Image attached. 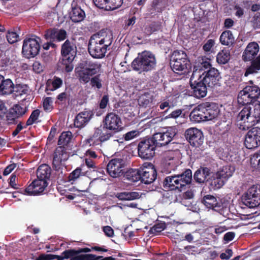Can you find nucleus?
<instances>
[{
	"instance_id": "43",
	"label": "nucleus",
	"mask_w": 260,
	"mask_h": 260,
	"mask_svg": "<svg viewBox=\"0 0 260 260\" xmlns=\"http://www.w3.org/2000/svg\"><path fill=\"white\" fill-rule=\"evenodd\" d=\"M101 257H96L95 255L91 254H78L77 257L74 258L73 260H116L112 257H107L102 259Z\"/></svg>"
},
{
	"instance_id": "31",
	"label": "nucleus",
	"mask_w": 260,
	"mask_h": 260,
	"mask_svg": "<svg viewBox=\"0 0 260 260\" xmlns=\"http://www.w3.org/2000/svg\"><path fill=\"white\" fill-rule=\"evenodd\" d=\"M14 84L9 79H5L3 76L0 75V92L3 94H8L13 91Z\"/></svg>"
},
{
	"instance_id": "12",
	"label": "nucleus",
	"mask_w": 260,
	"mask_h": 260,
	"mask_svg": "<svg viewBox=\"0 0 260 260\" xmlns=\"http://www.w3.org/2000/svg\"><path fill=\"white\" fill-rule=\"evenodd\" d=\"M125 161L117 158L111 159L107 165V170L110 176L113 178L119 177L123 173Z\"/></svg>"
},
{
	"instance_id": "6",
	"label": "nucleus",
	"mask_w": 260,
	"mask_h": 260,
	"mask_svg": "<svg viewBox=\"0 0 260 260\" xmlns=\"http://www.w3.org/2000/svg\"><path fill=\"white\" fill-rule=\"evenodd\" d=\"M186 54L183 51H175L172 54L171 66L173 71L177 74H182L187 72L189 67Z\"/></svg>"
},
{
	"instance_id": "47",
	"label": "nucleus",
	"mask_w": 260,
	"mask_h": 260,
	"mask_svg": "<svg viewBox=\"0 0 260 260\" xmlns=\"http://www.w3.org/2000/svg\"><path fill=\"white\" fill-rule=\"evenodd\" d=\"M250 164L253 168L260 170V150L251 157Z\"/></svg>"
},
{
	"instance_id": "32",
	"label": "nucleus",
	"mask_w": 260,
	"mask_h": 260,
	"mask_svg": "<svg viewBox=\"0 0 260 260\" xmlns=\"http://www.w3.org/2000/svg\"><path fill=\"white\" fill-rule=\"evenodd\" d=\"M235 170V169L234 166L226 165L220 168L216 173L217 177H221L226 181L233 175Z\"/></svg>"
},
{
	"instance_id": "1",
	"label": "nucleus",
	"mask_w": 260,
	"mask_h": 260,
	"mask_svg": "<svg viewBox=\"0 0 260 260\" xmlns=\"http://www.w3.org/2000/svg\"><path fill=\"white\" fill-rule=\"evenodd\" d=\"M112 41L113 35L111 31L101 30L91 37L88 43V52L93 58H102Z\"/></svg>"
},
{
	"instance_id": "56",
	"label": "nucleus",
	"mask_w": 260,
	"mask_h": 260,
	"mask_svg": "<svg viewBox=\"0 0 260 260\" xmlns=\"http://www.w3.org/2000/svg\"><path fill=\"white\" fill-rule=\"evenodd\" d=\"M93 2L97 7L107 10L108 0H93Z\"/></svg>"
},
{
	"instance_id": "5",
	"label": "nucleus",
	"mask_w": 260,
	"mask_h": 260,
	"mask_svg": "<svg viewBox=\"0 0 260 260\" xmlns=\"http://www.w3.org/2000/svg\"><path fill=\"white\" fill-rule=\"evenodd\" d=\"M191 179V171L188 169L180 175L166 177L164 181V186L171 190L181 189L183 186L189 184Z\"/></svg>"
},
{
	"instance_id": "62",
	"label": "nucleus",
	"mask_w": 260,
	"mask_h": 260,
	"mask_svg": "<svg viewBox=\"0 0 260 260\" xmlns=\"http://www.w3.org/2000/svg\"><path fill=\"white\" fill-rule=\"evenodd\" d=\"M17 118V116H15L14 113L10 109V111L7 113L6 115V119L9 123H12Z\"/></svg>"
},
{
	"instance_id": "13",
	"label": "nucleus",
	"mask_w": 260,
	"mask_h": 260,
	"mask_svg": "<svg viewBox=\"0 0 260 260\" xmlns=\"http://www.w3.org/2000/svg\"><path fill=\"white\" fill-rule=\"evenodd\" d=\"M245 147L247 149H253L260 145V128H252L247 133L244 141Z\"/></svg>"
},
{
	"instance_id": "49",
	"label": "nucleus",
	"mask_w": 260,
	"mask_h": 260,
	"mask_svg": "<svg viewBox=\"0 0 260 260\" xmlns=\"http://www.w3.org/2000/svg\"><path fill=\"white\" fill-rule=\"evenodd\" d=\"M11 110L14 113V115L17 116V118L22 116L25 112V109L18 105H14Z\"/></svg>"
},
{
	"instance_id": "27",
	"label": "nucleus",
	"mask_w": 260,
	"mask_h": 260,
	"mask_svg": "<svg viewBox=\"0 0 260 260\" xmlns=\"http://www.w3.org/2000/svg\"><path fill=\"white\" fill-rule=\"evenodd\" d=\"M92 116L90 111H84L79 113L76 117L75 125L77 127L84 126L90 120Z\"/></svg>"
},
{
	"instance_id": "25",
	"label": "nucleus",
	"mask_w": 260,
	"mask_h": 260,
	"mask_svg": "<svg viewBox=\"0 0 260 260\" xmlns=\"http://www.w3.org/2000/svg\"><path fill=\"white\" fill-rule=\"evenodd\" d=\"M44 36L46 40L61 41L66 38L67 32L63 29L54 28L47 30Z\"/></svg>"
},
{
	"instance_id": "50",
	"label": "nucleus",
	"mask_w": 260,
	"mask_h": 260,
	"mask_svg": "<svg viewBox=\"0 0 260 260\" xmlns=\"http://www.w3.org/2000/svg\"><path fill=\"white\" fill-rule=\"evenodd\" d=\"M90 84L92 87H96L100 89L102 86V80L100 79V76L97 75L92 78L90 80Z\"/></svg>"
},
{
	"instance_id": "17",
	"label": "nucleus",
	"mask_w": 260,
	"mask_h": 260,
	"mask_svg": "<svg viewBox=\"0 0 260 260\" xmlns=\"http://www.w3.org/2000/svg\"><path fill=\"white\" fill-rule=\"evenodd\" d=\"M112 135L108 132L104 133L100 128H95L93 133L86 140L90 146L96 145L108 140Z\"/></svg>"
},
{
	"instance_id": "60",
	"label": "nucleus",
	"mask_w": 260,
	"mask_h": 260,
	"mask_svg": "<svg viewBox=\"0 0 260 260\" xmlns=\"http://www.w3.org/2000/svg\"><path fill=\"white\" fill-rule=\"evenodd\" d=\"M233 255V251L230 249H226L224 252L221 253L220 257L222 259H229Z\"/></svg>"
},
{
	"instance_id": "54",
	"label": "nucleus",
	"mask_w": 260,
	"mask_h": 260,
	"mask_svg": "<svg viewBox=\"0 0 260 260\" xmlns=\"http://www.w3.org/2000/svg\"><path fill=\"white\" fill-rule=\"evenodd\" d=\"M196 234L195 232L187 233L185 235L183 240L186 241L190 243L195 242L197 238Z\"/></svg>"
},
{
	"instance_id": "10",
	"label": "nucleus",
	"mask_w": 260,
	"mask_h": 260,
	"mask_svg": "<svg viewBox=\"0 0 260 260\" xmlns=\"http://www.w3.org/2000/svg\"><path fill=\"white\" fill-rule=\"evenodd\" d=\"M100 69V65L94 64L89 67V64L82 65L80 67L76 69V72L79 77V80L84 83L88 82L90 77L97 74Z\"/></svg>"
},
{
	"instance_id": "48",
	"label": "nucleus",
	"mask_w": 260,
	"mask_h": 260,
	"mask_svg": "<svg viewBox=\"0 0 260 260\" xmlns=\"http://www.w3.org/2000/svg\"><path fill=\"white\" fill-rule=\"evenodd\" d=\"M123 3V0H108L107 11L115 10L120 7Z\"/></svg>"
},
{
	"instance_id": "58",
	"label": "nucleus",
	"mask_w": 260,
	"mask_h": 260,
	"mask_svg": "<svg viewBox=\"0 0 260 260\" xmlns=\"http://www.w3.org/2000/svg\"><path fill=\"white\" fill-rule=\"evenodd\" d=\"M139 132L138 131H132L126 133L124 136L126 141H129L138 136Z\"/></svg>"
},
{
	"instance_id": "55",
	"label": "nucleus",
	"mask_w": 260,
	"mask_h": 260,
	"mask_svg": "<svg viewBox=\"0 0 260 260\" xmlns=\"http://www.w3.org/2000/svg\"><path fill=\"white\" fill-rule=\"evenodd\" d=\"M39 115V110H35L30 115L29 118L27 120L26 122V124L28 125H31L33 124L35 121L37 120Z\"/></svg>"
},
{
	"instance_id": "40",
	"label": "nucleus",
	"mask_w": 260,
	"mask_h": 260,
	"mask_svg": "<svg viewBox=\"0 0 260 260\" xmlns=\"http://www.w3.org/2000/svg\"><path fill=\"white\" fill-rule=\"evenodd\" d=\"M230 59V53L227 49L219 51L216 56L217 62L219 64H225Z\"/></svg>"
},
{
	"instance_id": "4",
	"label": "nucleus",
	"mask_w": 260,
	"mask_h": 260,
	"mask_svg": "<svg viewBox=\"0 0 260 260\" xmlns=\"http://www.w3.org/2000/svg\"><path fill=\"white\" fill-rule=\"evenodd\" d=\"M156 64L155 58L153 54L148 51H144L139 54L138 57L133 61V69L139 73L147 72L153 69Z\"/></svg>"
},
{
	"instance_id": "3",
	"label": "nucleus",
	"mask_w": 260,
	"mask_h": 260,
	"mask_svg": "<svg viewBox=\"0 0 260 260\" xmlns=\"http://www.w3.org/2000/svg\"><path fill=\"white\" fill-rule=\"evenodd\" d=\"M259 51V46L255 42L249 43L245 49L242 54V59L244 61L252 60L251 64L246 69L245 76L256 73L260 70V54L255 58Z\"/></svg>"
},
{
	"instance_id": "7",
	"label": "nucleus",
	"mask_w": 260,
	"mask_h": 260,
	"mask_svg": "<svg viewBox=\"0 0 260 260\" xmlns=\"http://www.w3.org/2000/svg\"><path fill=\"white\" fill-rule=\"evenodd\" d=\"M61 54L62 63L64 66L66 72H71L74 68L72 62L76 54V47L73 43L67 40L62 46Z\"/></svg>"
},
{
	"instance_id": "45",
	"label": "nucleus",
	"mask_w": 260,
	"mask_h": 260,
	"mask_svg": "<svg viewBox=\"0 0 260 260\" xmlns=\"http://www.w3.org/2000/svg\"><path fill=\"white\" fill-rule=\"evenodd\" d=\"M72 138V134L70 132H63L60 135L58 144L59 145L65 146L70 143Z\"/></svg>"
},
{
	"instance_id": "9",
	"label": "nucleus",
	"mask_w": 260,
	"mask_h": 260,
	"mask_svg": "<svg viewBox=\"0 0 260 260\" xmlns=\"http://www.w3.org/2000/svg\"><path fill=\"white\" fill-rule=\"evenodd\" d=\"M156 146L152 138L141 141L138 145L139 156L144 159H151L154 155Z\"/></svg>"
},
{
	"instance_id": "29",
	"label": "nucleus",
	"mask_w": 260,
	"mask_h": 260,
	"mask_svg": "<svg viewBox=\"0 0 260 260\" xmlns=\"http://www.w3.org/2000/svg\"><path fill=\"white\" fill-rule=\"evenodd\" d=\"M91 251V249L89 248H79L77 250L70 249L63 252L59 256L60 260L70 258V260H73L74 258L77 257L78 254L82 252H88Z\"/></svg>"
},
{
	"instance_id": "20",
	"label": "nucleus",
	"mask_w": 260,
	"mask_h": 260,
	"mask_svg": "<svg viewBox=\"0 0 260 260\" xmlns=\"http://www.w3.org/2000/svg\"><path fill=\"white\" fill-rule=\"evenodd\" d=\"M211 66L210 59L206 58H199L195 62L192 72V78H202V76L206 73V69Z\"/></svg>"
},
{
	"instance_id": "61",
	"label": "nucleus",
	"mask_w": 260,
	"mask_h": 260,
	"mask_svg": "<svg viewBox=\"0 0 260 260\" xmlns=\"http://www.w3.org/2000/svg\"><path fill=\"white\" fill-rule=\"evenodd\" d=\"M182 113V110L181 109H177L172 112L168 116L167 118H177L180 116Z\"/></svg>"
},
{
	"instance_id": "24",
	"label": "nucleus",
	"mask_w": 260,
	"mask_h": 260,
	"mask_svg": "<svg viewBox=\"0 0 260 260\" xmlns=\"http://www.w3.org/2000/svg\"><path fill=\"white\" fill-rule=\"evenodd\" d=\"M69 158V155L62 146L57 147L55 152L53 159V165L56 169L59 168L63 162Z\"/></svg>"
},
{
	"instance_id": "14",
	"label": "nucleus",
	"mask_w": 260,
	"mask_h": 260,
	"mask_svg": "<svg viewBox=\"0 0 260 260\" xmlns=\"http://www.w3.org/2000/svg\"><path fill=\"white\" fill-rule=\"evenodd\" d=\"M156 171L150 162L144 163L141 167V181L145 184L153 182L156 178Z\"/></svg>"
},
{
	"instance_id": "41",
	"label": "nucleus",
	"mask_w": 260,
	"mask_h": 260,
	"mask_svg": "<svg viewBox=\"0 0 260 260\" xmlns=\"http://www.w3.org/2000/svg\"><path fill=\"white\" fill-rule=\"evenodd\" d=\"M243 89L245 90V92H246V94H249L253 100L258 98L260 95V89L257 86H247Z\"/></svg>"
},
{
	"instance_id": "39",
	"label": "nucleus",
	"mask_w": 260,
	"mask_h": 260,
	"mask_svg": "<svg viewBox=\"0 0 260 260\" xmlns=\"http://www.w3.org/2000/svg\"><path fill=\"white\" fill-rule=\"evenodd\" d=\"M62 80L58 77H55L53 80H48L46 84V89L53 91L61 86Z\"/></svg>"
},
{
	"instance_id": "18",
	"label": "nucleus",
	"mask_w": 260,
	"mask_h": 260,
	"mask_svg": "<svg viewBox=\"0 0 260 260\" xmlns=\"http://www.w3.org/2000/svg\"><path fill=\"white\" fill-rule=\"evenodd\" d=\"M104 126L106 129L116 132L121 129L122 122L117 115L110 113L105 118Z\"/></svg>"
},
{
	"instance_id": "8",
	"label": "nucleus",
	"mask_w": 260,
	"mask_h": 260,
	"mask_svg": "<svg viewBox=\"0 0 260 260\" xmlns=\"http://www.w3.org/2000/svg\"><path fill=\"white\" fill-rule=\"evenodd\" d=\"M41 39L36 36L26 38L23 41L22 52L27 58L37 55L40 50Z\"/></svg>"
},
{
	"instance_id": "37",
	"label": "nucleus",
	"mask_w": 260,
	"mask_h": 260,
	"mask_svg": "<svg viewBox=\"0 0 260 260\" xmlns=\"http://www.w3.org/2000/svg\"><path fill=\"white\" fill-rule=\"evenodd\" d=\"M138 102L140 106L150 107L154 104L153 96L149 93H145L139 97Z\"/></svg>"
},
{
	"instance_id": "30",
	"label": "nucleus",
	"mask_w": 260,
	"mask_h": 260,
	"mask_svg": "<svg viewBox=\"0 0 260 260\" xmlns=\"http://www.w3.org/2000/svg\"><path fill=\"white\" fill-rule=\"evenodd\" d=\"M212 173L207 168L198 170L194 174V179L199 183H203L211 178Z\"/></svg>"
},
{
	"instance_id": "21",
	"label": "nucleus",
	"mask_w": 260,
	"mask_h": 260,
	"mask_svg": "<svg viewBox=\"0 0 260 260\" xmlns=\"http://www.w3.org/2000/svg\"><path fill=\"white\" fill-rule=\"evenodd\" d=\"M246 200L252 203V207L257 206L260 204V185H253L244 194Z\"/></svg>"
},
{
	"instance_id": "51",
	"label": "nucleus",
	"mask_w": 260,
	"mask_h": 260,
	"mask_svg": "<svg viewBox=\"0 0 260 260\" xmlns=\"http://www.w3.org/2000/svg\"><path fill=\"white\" fill-rule=\"evenodd\" d=\"M7 40L10 44L14 43L19 40L18 35L14 31H9L7 35Z\"/></svg>"
},
{
	"instance_id": "34",
	"label": "nucleus",
	"mask_w": 260,
	"mask_h": 260,
	"mask_svg": "<svg viewBox=\"0 0 260 260\" xmlns=\"http://www.w3.org/2000/svg\"><path fill=\"white\" fill-rule=\"evenodd\" d=\"M50 173L51 169L50 167L46 164L42 165L37 170V178L44 181H47L50 177Z\"/></svg>"
},
{
	"instance_id": "16",
	"label": "nucleus",
	"mask_w": 260,
	"mask_h": 260,
	"mask_svg": "<svg viewBox=\"0 0 260 260\" xmlns=\"http://www.w3.org/2000/svg\"><path fill=\"white\" fill-rule=\"evenodd\" d=\"M201 78L194 77L191 75L190 79V86L193 90V94L197 98L205 97L207 94V85L201 81Z\"/></svg>"
},
{
	"instance_id": "15",
	"label": "nucleus",
	"mask_w": 260,
	"mask_h": 260,
	"mask_svg": "<svg viewBox=\"0 0 260 260\" xmlns=\"http://www.w3.org/2000/svg\"><path fill=\"white\" fill-rule=\"evenodd\" d=\"M185 136L190 145L194 147L200 146L204 142L202 132L197 128L191 127L187 129L185 132Z\"/></svg>"
},
{
	"instance_id": "53",
	"label": "nucleus",
	"mask_w": 260,
	"mask_h": 260,
	"mask_svg": "<svg viewBox=\"0 0 260 260\" xmlns=\"http://www.w3.org/2000/svg\"><path fill=\"white\" fill-rule=\"evenodd\" d=\"M53 100L50 97L46 98L43 101V107L45 111H50L52 109Z\"/></svg>"
},
{
	"instance_id": "46",
	"label": "nucleus",
	"mask_w": 260,
	"mask_h": 260,
	"mask_svg": "<svg viewBox=\"0 0 260 260\" xmlns=\"http://www.w3.org/2000/svg\"><path fill=\"white\" fill-rule=\"evenodd\" d=\"M29 91L28 87L25 84H18L15 87L13 92H15L17 95H22L23 94H27Z\"/></svg>"
},
{
	"instance_id": "44",
	"label": "nucleus",
	"mask_w": 260,
	"mask_h": 260,
	"mask_svg": "<svg viewBox=\"0 0 260 260\" xmlns=\"http://www.w3.org/2000/svg\"><path fill=\"white\" fill-rule=\"evenodd\" d=\"M252 101L253 100L250 96L249 94H246V92H245L244 89L239 92L238 96V102L239 104L242 105L249 104L251 103Z\"/></svg>"
},
{
	"instance_id": "35",
	"label": "nucleus",
	"mask_w": 260,
	"mask_h": 260,
	"mask_svg": "<svg viewBox=\"0 0 260 260\" xmlns=\"http://www.w3.org/2000/svg\"><path fill=\"white\" fill-rule=\"evenodd\" d=\"M84 12L79 7H73L70 13V18L75 22L82 21L85 17Z\"/></svg>"
},
{
	"instance_id": "38",
	"label": "nucleus",
	"mask_w": 260,
	"mask_h": 260,
	"mask_svg": "<svg viewBox=\"0 0 260 260\" xmlns=\"http://www.w3.org/2000/svg\"><path fill=\"white\" fill-rule=\"evenodd\" d=\"M125 177L127 180L132 182H137L141 179V169H130L125 173Z\"/></svg>"
},
{
	"instance_id": "63",
	"label": "nucleus",
	"mask_w": 260,
	"mask_h": 260,
	"mask_svg": "<svg viewBox=\"0 0 260 260\" xmlns=\"http://www.w3.org/2000/svg\"><path fill=\"white\" fill-rule=\"evenodd\" d=\"M109 102V97L107 95H105L103 96L102 99L101 100L100 103V107L101 109H104L106 107L108 103Z\"/></svg>"
},
{
	"instance_id": "36",
	"label": "nucleus",
	"mask_w": 260,
	"mask_h": 260,
	"mask_svg": "<svg viewBox=\"0 0 260 260\" xmlns=\"http://www.w3.org/2000/svg\"><path fill=\"white\" fill-rule=\"evenodd\" d=\"M220 42L223 45H230L234 43L235 38L230 30H225L220 35Z\"/></svg>"
},
{
	"instance_id": "26",
	"label": "nucleus",
	"mask_w": 260,
	"mask_h": 260,
	"mask_svg": "<svg viewBox=\"0 0 260 260\" xmlns=\"http://www.w3.org/2000/svg\"><path fill=\"white\" fill-rule=\"evenodd\" d=\"M202 105L205 107V111L204 116L205 118V121L211 120L216 118L219 114V110L214 104L209 103H202Z\"/></svg>"
},
{
	"instance_id": "42",
	"label": "nucleus",
	"mask_w": 260,
	"mask_h": 260,
	"mask_svg": "<svg viewBox=\"0 0 260 260\" xmlns=\"http://www.w3.org/2000/svg\"><path fill=\"white\" fill-rule=\"evenodd\" d=\"M211 185L213 186L214 189H218L221 188L225 183V180L217 176V174H212L211 175Z\"/></svg>"
},
{
	"instance_id": "28",
	"label": "nucleus",
	"mask_w": 260,
	"mask_h": 260,
	"mask_svg": "<svg viewBox=\"0 0 260 260\" xmlns=\"http://www.w3.org/2000/svg\"><path fill=\"white\" fill-rule=\"evenodd\" d=\"M205 108V107L202 105V104L194 107L189 115L190 120L195 122L204 121L205 119L204 116Z\"/></svg>"
},
{
	"instance_id": "59",
	"label": "nucleus",
	"mask_w": 260,
	"mask_h": 260,
	"mask_svg": "<svg viewBox=\"0 0 260 260\" xmlns=\"http://www.w3.org/2000/svg\"><path fill=\"white\" fill-rule=\"evenodd\" d=\"M33 70L37 73H40L43 70V66L38 61H35L32 65Z\"/></svg>"
},
{
	"instance_id": "64",
	"label": "nucleus",
	"mask_w": 260,
	"mask_h": 260,
	"mask_svg": "<svg viewBox=\"0 0 260 260\" xmlns=\"http://www.w3.org/2000/svg\"><path fill=\"white\" fill-rule=\"evenodd\" d=\"M103 231L106 235L112 237L114 235V231L110 226H106L103 228Z\"/></svg>"
},
{
	"instance_id": "19",
	"label": "nucleus",
	"mask_w": 260,
	"mask_h": 260,
	"mask_svg": "<svg viewBox=\"0 0 260 260\" xmlns=\"http://www.w3.org/2000/svg\"><path fill=\"white\" fill-rule=\"evenodd\" d=\"M47 184V181L37 178L25 189V194L28 196L38 195L43 192Z\"/></svg>"
},
{
	"instance_id": "22",
	"label": "nucleus",
	"mask_w": 260,
	"mask_h": 260,
	"mask_svg": "<svg viewBox=\"0 0 260 260\" xmlns=\"http://www.w3.org/2000/svg\"><path fill=\"white\" fill-rule=\"evenodd\" d=\"M219 78V73L218 71L212 68L206 71L200 80L209 87H212L217 83Z\"/></svg>"
},
{
	"instance_id": "33",
	"label": "nucleus",
	"mask_w": 260,
	"mask_h": 260,
	"mask_svg": "<svg viewBox=\"0 0 260 260\" xmlns=\"http://www.w3.org/2000/svg\"><path fill=\"white\" fill-rule=\"evenodd\" d=\"M115 196L119 200L131 201L140 199L141 194L140 192L136 191H124L117 193Z\"/></svg>"
},
{
	"instance_id": "52",
	"label": "nucleus",
	"mask_w": 260,
	"mask_h": 260,
	"mask_svg": "<svg viewBox=\"0 0 260 260\" xmlns=\"http://www.w3.org/2000/svg\"><path fill=\"white\" fill-rule=\"evenodd\" d=\"M83 175L81 172L80 168H77L72 173L70 174L69 177L70 181H75L77 179L79 178L80 176Z\"/></svg>"
},
{
	"instance_id": "11",
	"label": "nucleus",
	"mask_w": 260,
	"mask_h": 260,
	"mask_svg": "<svg viewBox=\"0 0 260 260\" xmlns=\"http://www.w3.org/2000/svg\"><path fill=\"white\" fill-rule=\"evenodd\" d=\"M176 134V128L174 127H170L166 132L155 134L152 139L156 146H165L172 140Z\"/></svg>"
},
{
	"instance_id": "23",
	"label": "nucleus",
	"mask_w": 260,
	"mask_h": 260,
	"mask_svg": "<svg viewBox=\"0 0 260 260\" xmlns=\"http://www.w3.org/2000/svg\"><path fill=\"white\" fill-rule=\"evenodd\" d=\"M202 203L207 208L212 209L220 214H224L222 205L217 201L215 197L212 195H206L203 198Z\"/></svg>"
},
{
	"instance_id": "57",
	"label": "nucleus",
	"mask_w": 260,
	"mask_h": 260,
	"mask_svg": "<svg viewBox=\"0 0 260 260\" xmlns=\"http://www.w3.org/2000/svg\"><path fill=\"white\" fill-rule=\"evenodd\" d=\"M215 45V41L212 39L208 40L203 47V50L205 52H209Z\"/></svg>"
},
{
	"instance_id": "2",
	"label": "nucleus",
	"mask_w": 260,
	"mask_h": 260,
	"mask_svg": "<svg viewBox=\"0 0 260 260\" xmlns=\"http://www.w3.org/2000/svg\"><path fill=\"white\" fill-rule=\"evenodd\" d=\"M260 121V103L244 107L237 116V125L242 130H246Z\"/></svg>"
}]
</instances>
